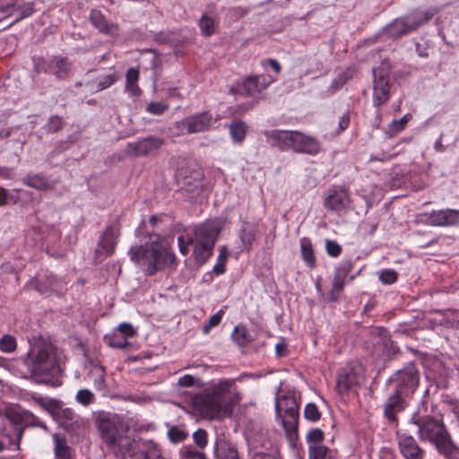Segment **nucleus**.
I'll return each instance as SVG.
<instances>
[{"mask_svg": "<svg viewBox=\"0 0 459 459\" xmlns=\"http://www.w3.org/2000/svg\"><path fill=\"white\" fill-rule=\"evenodd\" d=\"M180 459H207L206 455L193 446H183L179 450Z\"/></svg>", "mask_w": 459, "mask_h": 459, "instance_id": "obj_45", "label": "nucleus"}, {"mask_svg": "<svg viewBox=\"0 0 459 459\" xmlns=\"http://www.w3.org/2000/svg\"><path fill=\"white\" fill-rule=\"evenodd\" d=\"M33 70L36 74H49L52 72V57L46 59L43 56H34L32 57Z\"/></svg>", "mask_w": 459, "mask_h": 459, "instance_id": "obj_41", "label": "nucleus"}, {"mask_svg": "<svg viewBox=\"0 0 459 459\" xmlns=\"http://www.w3.org/2000/svg\"><path fill=\"white\" fill-rule=\"evenodd\" d=\"M301 256L304 263L310 268L313 269L316 266V257L312 244L309 240L303 239L300 244Z\"/></svg>", "mask_w": 459, "mask_h": 459, "instance_id": "obj_39", "label": "nucleus"}, {"mask_svg": "<svg viewBox=\"0 0 459 459\" xmlns=\"http://www.w3.org/2000/svg\"><path fill=\"white\" fill-rule=\"evenodd\" d=\"M398 279V273L393 269H385L379 274V281L384 284H393Z\"/></svg>", "mask_w": 459, "mask_h": 459, "instance_id": "obj_61", "label": "nucleus"}, {"mask_svg": "<svg viewBox=\"0 0 459 459\" xmlns=\"http://www.w3.org/2000/svg\"><path fill=\"white\" fill-rule=\"evenodd\" d=\"M299 415V411L286 414L281 413V417L277 420L281 422L286 436L290 440L297 437Z\"/></svg>", "mask_w": 459, "mask_h": 459, "instance_id": "obj_27", "label": "nucleus"}, {"mask_svg": "<svg viewBox=\"0 0 459 459\" xmlns=\"http://www.w3.org/2000/svg\"><path fill=\"white\" fill-rule=\"evenodd\" d=\"M74 139L73 135H69L66 140L59 141L56 143L55 148L50 152L46 159V161L50 162L52 159L60 155L65 151L68 150L74 143Z\"/></svg>", "mask_w": 459, "mask_h": 459, "instance_id": "obj_42", "label": "nucleus"}, {"mask_svg": "<svg viewBox=\"0 0 459 459\" xmlns=\"http://www.w3.org/2000/svg\"><path fill=\"white\" fill-rule=\"evenodd\" d=\"M294 131L271 130L265 132V136L272 146L277 147L281 151L291 149Z\"/></svg>", "mask_w": 459, "mask_h": 459, "instance_id": "obj_22", "label": "nucleus"}, {"mask_svg": "<svg viewBox=\"0 0 459 459\" xmlns=\"http://www.w3.org/2000/svg\"><path fill=\"white\" fill-rule=\"evenodd\" d=\"M409 423L417 427L416 434L424 442L434 446L439 455L445 459H453L459 453V448L454 442L442 418H437L421 404L412 412Z\"/></svg>", "mask_w": 459, "mask_h": 459, "instance_id": "obj_2", "label": "nucleus"}, {"mask_svg": "<svg viewBox=\"0 0 459 459\" xmlns=\"http://www.w3.org/2000/svg\"><path fill=\"white\" fill-rule=\"evenodd\" d=\"M130 259L143 267L146 275L152 276L175 261V255L157 240L131 247L128 251Z\"/></svg>", "mask_w": 459, "mask_h": 459, "instance_id": "obj_5", "label": "nucleus"}, {"mask_svg": "<svg viewBox=\"0 0 459 459\" xmlns=\"http://www.w3.org/2000/svg\"><path fill=\"white\" fill-rule=\"evenodd\" d=\"M72 70V63L65 56H52V72L57 80H65Z\"/></svg>", "mask_w": 459, "mask_h": 459, "instance_id": "obj_25", "label": "nucleus"}, {"mask_svg": "<svg viewBox=\"0 0 459 459\" xmlns=\"http://www.w3.org/2000/svg\"><path fill=\"white\" fill-rule=\"evenodd\" d=\"M98 429L103 441L110 448L116 449V454L126 457L134 439L125 436V429L120 419L117 416H102L98 420Z\"/></svg>", "mask_w": 459, "mask_h": 459, "instance_id": "obj_6", "label": "nucleus"}, {"mask_svg": "<svg viewBox=\"0 0 459 459\" xmlns=\"http://www.w3.org/2000/svg\"><path fill=\"white\" fill-rule=\"evenodd\" d=\"M423 216L426 218V223L431 226L446 227L459 223V210H437L425 213Z\"/></svg>", "mask_w": 459, "mask_h": 459, "instance_id": "obj_16", "label": "nucleus"}, {"mask_svg": "<svg viewBox=\"0 0 459 459\" xmlns=\"http://www.w3.org/2000/svg\"><path fill=\"white\" fill-rule=\"evenodd\" d=\"M21 416V420L29 426H34V427H39L43 429H47L46 424L41 421L37 416H35L31 411H22L21 413H19Z\"/></svg>", "mask_w": 459, "mask_h": 459, "instance_id": "obj_48", "label": "nucleus"}, {"mask_svg": "<svg viewBox=\"0 0 459 459\" xmlns=\"http://www.w3.org/2000/svg\"><path fill=\"white\" fill-rule=\"evenodd\" d=\"M117 236V229L113 225L108 226L100 237L98 243L99 248L96 250V255H100L105 257L112 255L115 250Z\"/></svg>", "mask_w": 459, "mask_h": 459, "instance_id": "obj_21", "label": "nucleus"}, {"mask_svg": "<svg viewBox=\"0 0 459 459\" xmlns=\"http://www.w3.org/2000/svg\"><path fill=\"white\" fill-rule=\"evenodd\" d=\"M169 108V104L163 101H152L146 107V111L152 115H161Z\"/></svg>", "mask_w": 459, "mask_h": 459, "instance_id": "obj_59", "label": "nucleus"}, {"mask_svg": "<svg viewBox=\"0 0 459 459\" xmlns=\"http://www.w3.org/2000/svg\"><path fill=\"white\" fill-rule=\"evenodd\" d=\"M224 316V310L220 309L216 314L212 315L208 322L203 325L202 332L208 334L212 327L217 326Z\"/></svg>", "mask_w": 459, "mask_h": 459, "instance_id": "obj_56", "label": "nucleus"}, {"mask_svg": "<svg viewBox=\"0 0 459 459\" xmlns=\"http://www.w3.org/2000/svg\"><path fill=\"white\" fill-rule=\"evenodd\" d=\"M54 451L57 459H70L71 448L68 446L65 438L61 437L58 434H53Z\"/></svg>", "mask_w": 459, "mask_h": 459, "instance_id": "obj_33", "label": "nucleus"}, {"mask_svg": "<svg viewBox=\"0 0 459 459\" xmlns=\"http://www.w3.org/2000/svg\"><path fill=\"white\" fill-rule=\"evenodd\" d=\"M234 383V379H222L210 392L195 394L191 398L192 408L200 416L209 419L231 415L237 401L228 398L227 394Z\"/></svg>", "mask_w": 459, "mask_h": 459, "instance_id": "obj_4", "label": "nucleus"}, {"mask_svg": "<svg viewBox=\"0 0 459 459\" xmlns=\"http://www.w3.org/2000/svg\"><path fill=\"white\" fill-rule=\"evenodd\" d=\"M220 232L221 229L218 222L214 221H207L196 226L193 236L189 237L188 239L214 247Z\"/></svg>", "mask_w": 459, "mask_h": 459, "instance_id": "obj_15", "label": "nucleus"}, {"mask_svg": "<svg viewBox=\"0 0 459 459\" xmlns=\"http://www.w3.org/2000/svg\"><path fill=\"white\" fill-rule=\"evenodd\" d=\"M251 459H277L276 452L272 450L270 452L255 451Z\"/></svg>", "mask_w": 459, "mask_h": 459, "instance_id": "obj_64", "label": "nucleus"}, {"mask_svg": "<svg viewBox=\"0 0 459 459\" xmlns=\"http://www.w3.org/2000/svg\"><path fill=\"white\" fill-rule=\"evenodd\" d=\"M136 334L133 325L129 323H122L110 333L104 335L105 342L111 348L125 349L129 346L128 338Z\"/></svg>", "mask_w": 459, "mask_h": 459, "instance_id": "obj_13", "label": "nucleus"}, {"mask_svg": "<svg viewBox=\"0 0 459 459\" xmlns=\"http://www.w3.org/2000/svg\"><path fill=\"white\" fill-rule=\"evenodd\" d=\"M373 74V104L380 108L390 99V67L387 64H381L372 69Z\"/></svg>", "mask_w": 459, "mask_h": 459, "instance_id": "obj_8", "label": "nucleus"}, {"mask_svg": "<svg viewBox=\"0 0 459 459\" xmlns=\"http://www.w3.org/2000/svg\"><path fill=\"white\" fill-rule=\"evenodd\" d=\"M51 417L65 429L73 430L83 423L82 418L74 412L71 408H65L63 402L56 399L49 411Z\"/></svg>", "mask_w": 459, "mask_h": 459, "instance_id": "obj_11", "label": "nucleus"}, {"mask_svg": "<svg viewBox=\"0 0 459 459\" xmlns=\"http://www.w3.org/2000/svg\"><path fill=\"white\" fill-rule=\"evenodd\" d=\"M188 243L193 246L192 255L197 265H204L212 255L214 247L198 241H191V239H188Z\"/></svg>", "mask_w": 459, "mask_h": 459, "instance_id": "obj_26", "label": "nucleus"}, {"mask_svg": "<svg viewBox=\"0 0 459 459\" xmlns=\"http://www.w3.org/2000/svg\"><path fill=\"white\" fill-rule=\"evenodd\" d=\"M11 431L7 429V428H4V430L6 433L4 436L7 437L9 441V446H15V449H20V443L21 439L23 435L24 427L19 425L18 423L11 420L10 423Z\"/></svg>", "mask_w": 459, "mask_h": 459, "instance_id": "obj_31", "label": "nucleus"}, {"mask_svg": "<svg viewBox=\"0 0 459 459\" xmlns=\"http://www.w3.org/2000/svg\"><path fill=\"white\" fill-rule=\"evenodd\" d=\"M64 126V120L61 117L51 116L48 123L45 125L44 129L48 134H54L60 131Z\"/></svg>", "mask_w": 459, "mask_h": 459, "instance_id": "obj_54", "label": "nucleus"}, {"mask_svg": "<svg viewBox=\"0 0 459 459\" xmlns=\"http://www.w3.org/2000/svg\"><path fill=\"white\" fill-rule=\"evenodd\" d=\"M324 432L320 429H312L307 435V442L309 446H320L324 440Z\"/></svg>", "mask_w": 459, "mask_h": 459, "instance_id": "obj_57", "label": "nucleus"}, {"mask_svg": "<svg viewBox=\"0 0 459 459\" xmlns=\"http://www.w3.org/2000/svg\"><path fill=\"white\" fill-rule=\"evenodd\" d=\"M352 268H353L352 260L351 259H344L335 268L334 276L345 280L347 275L351 272Z\"/></svg>", "mask_w": 459, "mask_h": 459, "instance_id": "obj_53", "label": "nucleus"}, {"mask_svg": "<svg viewBox=\"0 0 459 459\" xmlns=\"http://www.w3.org/2000/svg\"><path fill=\"white\" fill-rule=\"evenodd\" d=\"M291 150L299 153L316 155L320 152V143L313 136L294 131Z\"/></svg>", "mask_w": 459, "mask_h": 459, "instance_id": "obj_18", "label": "nucleus"}, {"mask_svg": "<svg viewBox=\"0 0 459 459\" xmlns=\"http://www.w3.org/2000/svg\"><path fill=\"white\" fill-rule=\"evenodd\" d=\"M256 227L244 222L238 233V237L241 240L243 250L250 251L254 241L255 240Z\"/></svg>", "mask_w": 459, "mask_h": 459, "instance_id": "obj_30", "label": "nucleus"}, {"mask_svg": "<svg viewBox=\"0 0 459 459\" xmlns=\"http://www.w3.org/2000/svg\"><path fill=\"white\" fill-rule=\"evenodd\" d=\"M350 202L348 191L339 187L329 190L327 196L325 198L324 205L327 210L342 212L348 209Z\"/></svg>", "mask_w": 459, "mask_h": 459, "instance_id": "obj_17", "label": "nucleus"}, {"mask_svg": "<svg viewBox=\"0 0 459 459\" xmlns=\"http://www.w3.org/2000/svg\"><path fill=\"white\" fill-rule=\"evenodd\" d=\"M126 456L132 459H170L161 446L152 439H134Z\"/></svg>", "mask_w": 459, "mask_h": 459, "instance_id": "obj_9", "label": "nucleus"}, {"mask_svg": "<svg viewBox=\"0 0 459 459\" xmlns=\"http://www.w3.org/2000/svg\"><path fill=\"white\" fill-rule=\"evenodd\" d=\"M398 449L403 459H424L426 451L411 435L396 432Z\"/></svg>", "mask_w": 459, "mask_h": 459, "instance_id": "obj_12", "label": "nucleus"}, {"mask_svg": "<svg viewBox=\"0 0 459 459\" xmlns=\"http://www.w3.org/2000/svg\"><path fill=\"white\" fill-rule=\"evenodd\" d=\"M411 117L410 114L404 115L402 118L399 120H393L388 126V130L386 131V134L389 135V137H393L395 134L402 132L407 122L409 121V118Z\"/></svg>", "mask_w": 459, "mask_h": 459, "instance_id": "obj_46", "label": "nucleus"}, {"mask_svg": "<svg viewBox=\"0 0 459 459\" xmlns=\"http://www.w3.org/2000/svg\"><path fill=\"white\" fill-rule=\"evenodd\" d=\"M199 27L204 36H211L214 32V19L207 15H203L199 20Z\"/></svg>", "mask_w": 459, "mask_h": 459, "instance_id": "obj_49", "label": "nucleus"}, {"mask_svg": "<svg viewBox=\"0 0 459 459\" xmlns=\"http://www.w3.org/2000/svg\"><path fill=\"white\" fill-rule=\"evenodd\" d=\"M420 373L414 362L393 373L386 381L389 394L383 403V416L389 424L398 425V413L403 411L410 404L417 391Z\"/></svg>", "mask_w": 459, "mask_h": 459, "instance_id": "obj_1", "label": "nucleus"}, {"mask_svg": "<svg viewBox=\"0 0 459 459\" xmlns=\"http://www.w3.org/2000/svg\"><path fill=\"white\" fill-rule=\"evenodd\" d=\"M435 12L415 9L411 13L394 19L385 28V33L392 39L408 35L428 24L434 17Z\"/></svg>", "mask_w": 459, "mask_h": 459, "instance_id": "obj_7", "label": "nucleus"}, {"mask_svg": "<svg viewBox=\"0 0 459 459\" xmlns=\"http://www.w3.org/2000/svg\"><path fill=\"white\" fill-rule=\"evenodd\" d=\"M26 397L27 401L35 403V404L39 405L48 413L56 401V398L45 397L38 393H28L26 394Z\"/></svg>", "mask_w": 459, "mask_h": 459, "instance_id": "obj_38", "label": "nucleus"}, {"mask_svg": "<svg viewBox=\"0 0 459 459\" xmlns=\"http://www.w3.org/2000/svg\"><path fill=\"white\" fill-rule=\"evenodd\" d=\"M118 79V75L114 73L99 76L94 81L87 82L86 85H91L92 89L98 92L109 88L111 85L117 82Z\"/></svg>", "mask_w": 459, "mask_h": 459, "instance_id": "obj_32", "label": "nucleus"}, {"mask_svg": "<svg viewBox=\"0 0 459 459\" xmlns=\"http://www.w3.org/2000/svg\"><path fill=\"white\" fill-rule=\"evenodd\" d=\"M328 448L325 446H309L308 459H325Z\"/></svg>", "mask_w": 459, "mask_h": 459, "instance_id": "obj_60", "label": "nucleus"}, {"mask_svg": "<svg viewBox=\"0 0 459 459\" xmlns=\"http://www.w3.org/2000/svg\"><path fill=\"white\" fill-rule=\"evenodd\" d=\"M229 256V251L226 246L220 247V253L217 257V262L212 268V273L216 275H221L226 271V262Z\"/></svg>", "mask_w": 459, "mask_h": 459, "instance_id": "obj_43", "label": "nucleus"}, {"mask_svg": "<svg viewBox=\"0 0 459 459\" xmlns=\"http://www.w3.org/2000/svg\"><path fill=\"white\" fill-rule=\"evenodd\" d=\"M16 11L20 13V17L16 19L13 22H18L19 21L30 16L35 12L34 3L29 2L20 5H16L14 4H8L5 7L0 6V13H6L7 16Z\"/></svg>", "mask_w": 459, "mask_h": 459, "instance_id": "obj_29", "label": "nucleus"}, {"mask_svg": "<svg viewBox=\"0 0 459 459\" xmlns=\"http://www.w3.org/2000/svg\"><path fill=\"white\" fill-rule=\"evenodd\" d=\"M304 416L306 420L316 422L320 420L321 412L316 403H308L305 407Z\"/></svg>", "mask_w": 459, "mask_h": 459, "instance_id": "obj_55", "label": "nucleus"}, {"mask_svg": "<svg viewBox=\"0 0 459 459\" xmlns=\"http://www.w3.org/2000/svg\"><path fill=\"white\" fill-rule=\"evenodd\" d=\"M187 134H196L208 130L212 124L209 112H202L184 118L181 122Z\"/></svg>", "mask_w": 459, "mask_h": 459, "instance_id": "obj_19", "label": "nucleus"}, {"mask_svg": "<svg viewBox=\"0 0 459 459\" xmlns=\"http://www.w3.org/2000/svg\"><path fill=\"white\" fill-rule=\"evenodd\" d=\"M239 91H244L243 92L241 91V94L250 97H255L262 91L254 75L248 76L243 80Z\"/></svg>", "mask_w": 459, "mask_h": 459, "instance_id": "obj_40", "label": "nucleus"}, {"mask_svg": "<svg viewBox=\"0 0 459 459\" xmlns=\"http://www.w3.org/2000/svg\"><path fill=\"white\" fill-rule=\"evenodd\" d=\"M187 437L188 433L178 426H172L168 430V437L174 444L184 442Z\"/></svg>", "mask_w": 459, "mask_h": 459, "instance_id": "obj_50", "label": "nucleus"}, {"mask_svg": "<svg viewBox=\"0 0 459 459\" xmlns=\"http://www.w3.org/2000/svg\"><path fill=\"white\" fill-rule=\"evenodd\" d=\"M299 411V404L292 394H284L275 399V416L279 420L282 414Z\"/></svg>", "mask_w": 459, "mask_h": 459, "instance_id": "obj_24", "label": "nucleus"}, {"mask_svg": "<svg viewBox=\"0 0 459 459\" xmlns=\"http://www.w3.org/2000/svg\"><path fill=\"white\" fill-rule=\"evenodd\" d=\"M232 340L240 347H245L250 342H252L253 338L249 334L246 326L242 325H238L235 326L234 331L232 333Z\"/></svg>", "mask_w": 459, "mask_h": 459, "instance_id": "obj_37", "label": "nucleus"}, {"mask_svg": "<svg viewBox=\"0 0 459 459\" xmlns=\"http://www.w3.org/2000/svg\"><path fill=\"white\" fill-rule=\"evenodd\" d=\"M325 249L326 253L331 257H337L342 253V247L335 240L326 239Z\"/></svg>", "mask_w": 459, "mask_h": 459, "instance_id": "obj_62", "label": "nucleus"}, {"mask_svg": "<svg viewBox=\"0 0 459 459\" xmlns=\"http://www.w3.org/2000/svg\"><path fill=\"white\" fill-rule=\"evenodd\" d=\"M193 439L195 444L200 448L204 449L208 445V434L204 429H198L193 434Z\"/></svg>", "mask_w": 459, "mask_h": 459, "instance_id": "obj_58", "label": "nucleus"}, {"mask_svg": "<svg viewBox=\"0 0 459 459\" xmlns=\"http://www.w3.org/2000/svg\"><path fill=\"white\" fill-rule=\"evenodd\" d=\"M17 342L14 336L4 334L0 339V351L5 353H12L16 350Z\"/></svg>", "mask_w": 459, "mask_h": 459, "instance_id": "obj_51", "label": "nucleus"}, {"mask_svg": "<svg viewBox=\"0 0 459 459\" xmlns=\"http://www.w3.org/2000/svg\"><path fill=\"white\" fill-rule=\"evenodd\" d=\"M105 369L97 363H91L90 376L93 378V385L97 390L102 391L106 389Z\"/></svg>", "mask_w": 459, "mask_h": 459, "instance_id": "obj_34", "label": "nucleus"}, {"mask_svg": "<svg viewBox=\"0 0 459 459\" xmlns=\"http://www.w3.org/2000/svg\"><path fill=\"white\" fill-rule=\"evenodd\" d=\"M362 376L359 369L346 366L338 370L336 377V389L339 394L348 393L352 387L359 385Z\"/></svg>", "mask_w": 459, "mask_h": 459, "instance_id": "obj_14", "label": "nucleus"}, {"mask_svg": "<svg viewBox=\"0 0 459 459\" xmlns=\"http://www.w3.org/2000/svg\"><path fill=\"white\" fill-rule=\"evenodd\" d=\"M75 400L78 403L88 406L95 402V395L91 390L83 388L77 392Z\"/></svg>", "mask_w": 459, "mask_h": 459, "instance_id": "obj_52", "label": "nucleus"}, {"mask_svg": "<svg viewBox=\"0 0 459 459\" xmlns=\"http://www.w3.org/2000/svg\"><path fill=\"white\" fill-rule=\"evenodd\" d=\"M89 20L91 24L102 34L108 36H117L118 34V25L107 20L99 10H91Z\"/></svg>", "mask_w": 459, "mask_h": 459, "instance_id": "obj_20", "label": "nucleus"}, {"mask_svg": "<svg viewBox=\"0 0 459 459\" xmlns=\"http://www.w3.org/2000/svg\"><path fill=\"white\" fill-rule=\"evenodd\" d=\"M140 72L136 67H131L126 71V83L137 82L139 80Z\"/></svg>", "mask_w": 459, "mask_h": 459, "instance_id": "obj_63", "label": "nucleus"}, {"mask_svg": "<svg viewBox=\"0 0 459 459\" xmlns=\"http://www.w3.org/2000/svg\"><path fill=\"white\" fill-rule=\"evenodd\" d=\"M20 190L17 188L9 190L0 186V207L16 204L20 202Z\"/></svg>", "mask_w": 459, "mask_h": 459, "instance_id": "obj_35", "label": "nucleus"}, {"mask_svg": "<svg viewBox=\"0 0 459 459\" xmlns=\"http://www.w3.org/2000/svg\"><path fill=\"white\" fill-rule=\"evenodd\" d=\"M204 385V384L201 378L195 377L189 374L184 375L183 377H179L177 383V385L179 387L202 388Z\"/></svg>", "mask_w": 459, "mask_h": 459, "instance_id": "obj_47", "label": "nucleus"}, {"mask_svg": "<svg viewBox=\"0 0 459 459\" xmlns=\"http://www.w3.org/2000/svg\"><path fill=\"white\" fill-rule=\"evenodd\" d=\"M215 459H241L236 446L225 438H217L213 446Z\"/></svg>", "mask_w": 459, "mask_h": 459, "instance_id": "obj_23", "label": "nucleus"}, {"mask_svg": "<svg viewBox=\"0 0 459 459\" xmlns=\"http://www.w3.org/2000/svg\"><path fill=\"white\" fill-rule=\"evenodd\" d=\"M230 134L235 143H242L247 135V126L244 121L235 120L229 126Z\"/></svg>", "mask_w": 459, "mask_h": 459, "instance_id": "obj_36", "label": "nucleus"}, {"mask_svg": "<svg viewBox=\"0 0 459 459\" xmlns=\"http://www.w3.org/2000/svg\"><path fill=\"white\" fill-rule=\"evenodd\" d=\"M352 78V71L350 69H346L338 74L336 78H334L329 87V91L331 93H334L339 91L349 80Z\"/></svg>", "mask_w": 459, "mask_h": 459, "instance_id": "obj_44", "label": "nucleus"}, {"mask_svg": "<svg viewBox=\"0 0 459 459\" xmlns=\"http://www.w3.org/2000/svg\"><path fill=\"white\" fill-rule=\"evenodd\" d=\"M22 181L23 185L39 191H46L51 188L48 177L41 173L27 174Z\"/></svg>", "mask_w": 459, "mask_h": 459, "instance_id": "obj_28", "label": "nucleus"}, {"mask_svg": "<svg viewBox=\"0 0 459 459\" xmlns=\"http://www.w3.org/2000/svg\"><path fill=\"white\" fill-rule=\"evenodd\" d=\"M30 378L37 384H48L62 372L56 349L51 343L39 342L30 346L23 358Z\"/></svg>", "mask_w": 459, "mask_h": 459, "instance_id": "obj_3", "label": "nucleus"}, {"mask_svg": "<svg viewBox=\"0 0 459 459\" xmlns=\"http://www.w3.org/2000/svg\"><path fill=\"white\" fill-rule=\"evenodd\" d=\"M164 144V138L148 135L135 142L128 143L126 152L134 157L156 156Z\"/></svg>", "mask_w": 459, "mask_h": 459, "instance_id": "obj_10", "label": "nucleus"}]
</instances>
